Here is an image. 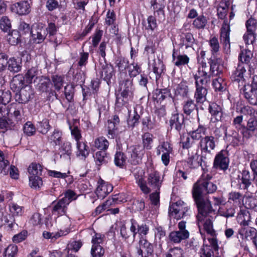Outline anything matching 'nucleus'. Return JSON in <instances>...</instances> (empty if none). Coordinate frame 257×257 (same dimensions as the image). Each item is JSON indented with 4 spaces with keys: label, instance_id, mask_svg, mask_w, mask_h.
Instances as JSON below:
<instances>
[{
    "label": "nucleus",
    "instance_id": "obj_1",
    "mask_svg": "<svg viewBox=\"0 0 257 257\" xmlns=\"http://www.w3.org/2000/svg\"><path fill=\"white\" fill-rule=\"evenodd\" d=\"M211 178L209 174L203 173L193 185L192 195L198 211L197 220L199 230L201 231L202 227L211 236V237L208 238V240L211 247L216 251L218 250V246L217 239L214 237L215 230L213 228V220L216 217L215 211L212 209L207 195L214 193L217 189L216 185L210 181Z\"/></svg>",
    "mask_w": 257,
    "mask_h": 257
},
{
    "label": "nucleus",
    "instance_id": "obj_2",
    "mask_svg": "<svg viewBox=\"0 0 257 257\" xmlns=\"http://www.w3.org/2000/svg\"><path fill=\"white\" fill-rule=\"evenodd\" d=\"M209 111L212 116V122H215V135L220 137L225 133V117L222 108L216 103H212L209 105Z\"/></svg>",
    "mask_w": 257,
    "mask_h": 257
},
{
    "label": "nucleus",
    "instance_id": "obj_3",
    "mask_svg": "<svg viewBox=\"0 0 257 257\" xmlns=\"http://www.w3.org/2000/svg\"><path fill=\"white\" fill-rule=\"evenodd\" d=\"M189 235V232L186 229V222L181 221L178 224V230L171 231L168 237L170 242L178 244L188 239Z\"/></svg>",
    "mask_w": 257,
    "mask_h": 257
},
{
    "label": "nucleus",
    "instance_id": "obj_4",
    "mask_svg": "<svg viewBox=\"0 0 257 257\" xmlns=\"http://www.w3.org/2000/svg\"><path fill=\"white\" fill-rule=\"evenodd\" d=\"M147 173L149 188L151 190H160L163 182V177H161L160 172L152 166L148 168Z\"/></svg>",
    "mask_w": 257,
    "mask_h": 257
},
{
    "label": "nucleus",
    "instance_id": "obj_5",
    "mask_svg": "<svg viewBox=\"0 0 257 257\" xmlns=\"http://www.w3.org/2000/svg\"><path fill=\"white\" fill-rule=\"evenodd\" d=\"M139 246L136 247L139 257H149L153 254L154 245L150 242L146 237L139 238Z\"/></svg>",
    "mask_w": 257,
    "mask_h": 257
},
{
    "label": "nucleus",
    "instance_id": "obj_6",
    "mask_svg": "<svg viewBox=\"0 0 257 257\" xmlns=\"http://www.w3.org/2000/svg\"><path fill=\"white\" fill-rule=\"evenodd\" d=\"M188 209L187 204L183 201L179 200L170 206L169 213L174 218L179 219L186 215Z\"/></svg>",
    "mask_w": 257,
    "mask_h": 257
},
{
    "label": "nucleus",
    "instance_id": "obj_7",
    "mask_svg": "<svg viewBox=\"0 0 257 257\" xmlns=\"http://www.w3.org/2000/svg\"><path fill=\"white\" fill-rule=\"evenodd\" d=\"M145 153V150L142 146L138 145L132 146L129 152L130 155L129 161L134 165L140 164Z\"/></svg>",
    "mask_w": 257,
    "mask_h": 257
},
{
    "label": "nucleus",
    "instance_id": "obj_8",
    "mask_svg": "<svg viewBox=\"0 0 257 257\" xmlns=\"http://www.w3.org/2000/svg\"><path fill=\"white\" fill-rule=\"evenodd\" d=\"M134 89L132 78H127L119 81L120 94L132 98L133 96Z\"/></svg>",
    "mask_w": 257,
    "mask_h": 257
},
{
    "label": "nucleus",
    "instance_id": "obj_9",
    "mask_svg": "<svg viewBox=\"0 0 257 257\" xmlns=\"http://www.w3.org/2000/svg\"><path fill=\"white\" fill-rule=\"evenodd\" d=\"M246 68L244 65H238L237 69L231 76L232 81L238 84V86L246 85L245 84V76L246 73Z\"/></svg>",
    "mask_w": 257,
    "mask_h": 257
},
{
    "label": "nucleus",
    "instance_id": "obj_10",
    "mask_svg": "<svg viewBox=\"0 0 257 257\" xmlns=\"http://www.w3.org/2000/svg\"><path fill=\"white\" fill-rule=\"evenodd\" d=\"M238 233L242 236V238L252 240L253 244L257 248V231L255 228L249 227L247 226H242L239 229Z\"/></svg>",
    "mask_w": 257,
    "mask_h": 257
},
{
    "label": "nucleus",
    "instance_id": "obj_11",
    "mask_svg": "<svg viewBox=\"0 0 257 257\" xmlns=\"http://www.w3.org/2000/svg\"><path fill=\"white\" fill-rule=\"evenodd\" d=\"M113 190V187L108 183L100 179L97 183L95 193L98 198L103 199Z\"/></svg>",
    "mask_w": 257,
    "mask_h": 257
},
{
    "label": "nucleus",
    "instance_id": "obj_12",
    "mask_svg": "<svg viewBox=\"0 0 257 257\" xmlns=\"http://www.w3.org/2000/svg\"><path fill=\"white\" fill-rule=\"evenodd\" d=\"M257 134V120L250 118L248 119L246 126L243 127L242 134L243 138L249 139Z\"/></svg>",
    "mask_w": 257,
    "mask_h": 257
},
{
    "label": "nucleus",
    "instance_id": "obj_13",
    "mask_svg": "<svg viewBox=\"0 0 257 257\" xmlns=\"http://www.w3.org/2000/svg\"><path fill=\"white\" fill-rule=\"evenodd\" d=\"M190 58L186 54H177L175 48L173 50L172 62L178 68H181L188 65Z\"/></svg>",
    "mask_w": 257,
    "mask_h": 257
},
{
    "label": "nucleus",
    "instance_id": "obj_14",
    "mask_svg": "<svg viewBox=\"0 0 257 257\" xmlns=\"http://www.w3.org/2000/svg\"><path fill=\"white\" fill-rule=\"evenodd\" d=\"M255 213L254 211L249 212L246 209H240L237 216V221L242 226H248L251 222V216Z\"/></svg>",
    "mask_w": 257,
    "mask_h": 257
},
{
    "label": "nucleus",
    "instance_id": "obj_15",
    "mask_svg": "<svg viewBox=\"0 0 257 257\" xmlns=\"http://www.w3.org/2000/svg\"><path fill=\"white\" fill-rule=\"evenodd\" d=\"M52 205V213L53 215L58 217L66 215L68 205L63 200L61 199L57 201H54Z\"/></svg>",
    "mask_w": 257,
    "mask_h": 257
},
{
    "label": "nucleus",
    "instance_id": "obj_16",
    "mask_svg": "<svg viewBox=\"0 0 257 257\" xmlns=\"http://www.w3.org/2000/svg\"><path fill=\"white\" fill-rule=\"evenodd\" d=\"M210 75L205 70L199 68L194 75L195 84L207 87L210 82Z\"/></svg>",
    "mask_w": 257,
    "mask_h": 257
},
{
    "label": "nucleus",
    "instance_id": "obj_17",
    "mask_svg": "<svg viewBox=\"0 0 257 257\" xmlns=\"http://www.w3.org/2000/svg\"><path fill=\"white\" fill-rule=\"evenodd\" d=\"M179 46L186 49L192 48L195 42L193 35L190 32L182 33L179 35Z\"/></svg>",
    "mask_w": 257,
    "mask_h": 257
},
{
    "label": "nucleus",
    "instance_id": "obj_18",
    "mask_svg": "<svg viewBox=\"0 0 257 257\" xmlns=\"http://www.w3.org/2000/svg\"><path fill=\"white\" fill-rule=\"evenodd\" d=\"M195 85V91L194 93V98L196 103L203 104L207 100V94L208 93L207 87Z\"/></svg>",
    "mask_w": 257,
    "mask_h": 257
},
{
    "label": "nucleus",
    "instance_id": "obj_19",
    "mask_svg": "<svg viewBox=\"0 0 257 257\" xmlns=\"http://www.w3.org/2000/svg\"><path fill=\"white\" fill-rule=\"evenodd\" d=\"M199 146L202 152L210 153L215 148L214 138L212 136H205L199 142Z\"/></svg>",
    "mask_w": 257,
    "mask_h": 257
},
{
    "label": "nucleus",
    "instance_id": "obj_20",
    "mask_svg": "<svg viewBox=\"0 0 257 257\" xmlns=\"http://www.w3.org/2000/svg\"><path fill=\"white\" fill-rule=\"evenodd\" d=\"M32 4L33 2L22 0L13 5L12 8H15L16 9L17 13L20 15H27L31 12Z\"/></svg>",
    "mask_w": 257,
    "mask_h": 257
},
{
    "label": "nucleus",
    "instance_id": "obj_21",
    "mask_svg": "<svg viewBox=\"0 0 257 257\" xmlns=\"http://www.w3.org/2000/svg\"><path fill=\"white\" fill-rule=\"evenodd\" d=\"M243 95L250 104L257 105V90L252 88L250 85L243 86Z\"/></svg>",
    "mask_w": 257,
    "mask_h": 257
},
{
    "label": "nucleus",
    "instance_id": "obj_22",
    "mask_svg": "<svg viewBox=\"0 0 257 257\" xmlns=\"http://www.w3.org/2000/svg\"><path fill=\"white\" fill-rule=\"evenodd\" d=\"M189 88L185 81L181 82L175 89L174 98L177 100L188 97Z\"/></svg>",
    "mask_w": 257,
    "mask_h": 257
},
{
    "label": "nucleus",
    "instance_id": "obj_23",
    "mask_svg": "<svg viewBox=\"0 0 257 257\" xmlns=\"http://www.w3.org/2000/svg\"><path fill=\"white\" fill-rule=\"evenodd\" d=\"M217 6V15L218 19L223 20L222 27L220 31V39L225 41V2L216 3Z\"/></svg>",
    "mask_w": 257,
    "mask_h": 257
},
{
    "label": "nucleus",
    "instance_id": "obj_24",
    "mask_svg": "<svg viewBox=\"0 0 257 257\" xmlns=\"http://www.w3.org/2000/svg\"><path fill=\"white\" fill-rule=\"evenodd\" d=\"M72 145L69 142H64L60 147L58 155L61 158L70 161L72 154Z\"/></svg>",
    "mask_w": 257,
    "mask_h": 257
},
{
    "label": "nucleus",
    "instance_id": "obj_25",
    "mask_svg": "<svg viewBox=\"0 0 257 257\" xmlns=\"http://www.w3.org/2000/svg\"><path fill=\"white\" fill-rule=\"evenodd\" d=\"M31 34L34 42L40 44L42 43L46 38V29L43 27H38L31 30Z\"/></svg>",
    "mask_w": 257,
    "mask_h": 257
},
{
    "label": "nucleus",
    "instance_id": "obj_26",
    "mask_svg": "<svg viewBox=\"0 0 257 257\" xmlns=\"http://www.w3.org/2000/svg\"><path fill=\"white\" fill-rule=\"evenodd\" d=\"M184 116L183 114L176 113L172 115L170 120L172 128H174L180 132L184 125Z\"/></svg>",
    "mask_w": 257,
    "mask_h": 257
},
{
    "label": "nucleus",
    "instance_id": "obj_27",
    "mask_svg": "<svg viewBox=\"0 0 257 257\" xmlns=\"http://www.w3.org/2000/svg\"><path fill=\"white\" fill-rule=\"evenodd\" d=\"M95 164L97 166L106 164L110 160V158L106 151H98L93 155Z\"/></svg>",
    "mask_w": 257,
    "mask_h": 257
},
{
    "label": "nucleus",
    "instance_id": "obj_28",
    "mask_svg": "<svg viewBox=\"0 0 257 257\" xmlns=\"http://www.w3.org/2000/svg\"><path fill=\"white\" fill-rule=\"evenodd\" d=\"M210 71L212 74L216 71V75L222 74L224 70L223 62L220 58H216L209 61Z\"/></svg>",
    "mask_w": 257,
    "mask_h": 257
},
{
    "label": "nucleus",
    "instance_id": "obj_29",
    "mask_svg": "<svg viewBox=\"0 0 257 257\" xmlns=\"http://www.w3.org/2000/svg\"><path fill=\"white\" fill-rule=\"evenodd\" d=\"M8 69L12 72L17 73L20 72L22 67V59L20 58L11 57L7 59Z\"/></svg>",
    "mask_w": 257,
    "mask_h": 257
},
{
    "label": "nucleus",
    "instance_id": "obj_30",
    "mask_svg": "<svg viewBox=\"0 0 257 257\" xmlns=\"http://www.w3.org/2000/svg\"><path fill=\"white\" fill-rule=\"evenodd\" d=\"M196 152L195 154L189 155L187 164L190 169L197 168L202 166L203 158Z\"/></svg>",
    "mask_w": 257,
    "mask_h": 257
},
{
    "label": "nucleus",
    "instance_id": "obj_31",
    "mask_svg": "<svg viewBox=\"0 0 257 257\" xmlns=\"http://www.w3.org/2000/svg\"><path fill=\"white\" fill-rule=\"evenodd\" d=\"M100 64L101 65V77L106 81H109L113 74V66L106 64L105 61H104V64L100 63Z\"/></svg>",
    "mask_w": 257,
    "mask_h": 257
},
{
    "label": "nucleus",
    "instance_id": "obj_32",
    "mask_svg": "<svg viewBox=\"0 0 257 257\" xmlns=\"http://www.w3.org/2000/svg\"><path fill=\"white\" fill-rule=\"evenodd\" d=\"M253 57V53L247 49H243L239 54L238 59L242 63L241 64H245V67L246 69H250L249 63H250Z\"/></svg>",
    "mask_w": 257,
    "mask_h": 257
},
{
    "label": "nucleus",
    "instance_id": "obj_33",
    "mask_svg": "<svg viewBox=\"0 0 257 257\" xmlns=\"http://www.w3.org/2000/svg\"><path fill=\"white\" fill-rule=\"evenodd\" d=\"M25 78L22 74H18L13 78L11 83V86L12 88H15V90L19 91L24 87L26 85L25 82Z\"/></svg>",
    "mask_w": 257,
    "mask_h": 257
},
{
    "label": "nucleus",
    "instance_id": "obj_34",
    "mask_svg": "<svg viewBox=\"0 0 257 257\" xmlns=\"http://www.w3.org/2000/svg\"><path fill=\"white\" fill-rule=\"evenodd\" d=\"M213 167L220 170H225V151L222 150L215 156Z\"/></svg>",
    "mask_w": 257,
    "mask_h": 257
},
{
    "label": "nucleus",
    "instance_id": "obj_35",
    "mask_svg": "<svg viewBox=\"0 0 257 257\" xmlns=\"http://www.w3.org/2000/svg\"><path fill=\"white\" fill-rule=\"evenodd\" d=\"M109 145V143L105 137H99L95 139L93 146L100 151H106Z\"/></svg>",
    "mask_w": 257,
    "mask_h": 257
},
{
    "label": "nucleus",
    "instance_id": "obj_36",
    "mask_svg": "<svg viewBox=\"0 0 257 257\" xmlns=\"http://www.w3.org/2000/svg\"><path fill=\"white\" fill-rule=\"evenodd\" d=\"M32 94V91L30 88L28 90H21L19 95L16 96V99L20 103H26L31 99Z\"/></svg>",
    "mask_w": 257,
    "mask_h": 257
},
{
    "label": "nucleus",
    "instance_id": "obj_37",
    "mask_svg": "<svg viewBox=\"0 0 257 257\" xmlns=\"http://www.w3.org/2000/svg\"><path fill=\"white\" fill-rule=\"evenodd\" d=\"M44 168L42 165L40 164L32 163L29 167L28 172L31 176H42L43 172L44 171Z\"/></svg>",
    "mask_w": 257,
    "mask_h": 257
},
{
    "label": "nucleus",
    "instance_id": "obj_38",
    "mask_svg": "<svg viewBox=\"0 0 257 257\" xmlns=\"http://www.w3.org/2000/svg\"><path fill=\"white\" fill-rule=\"evenodd\" d=\"M134 176L136 183L140 187L141 191L146 194H149L151 192V189L149 188L143 177L137 173H135Z\"/></svg>",
    "mask_w": 257,
    "mask_h": 257
},
{
    "label": "nucleus",
    "instance_id": "obj_39",
    "mask_svg": "<svg viewBox=\"0 0 257 257\" xmlns=\"http://www.w3.org/2000/svg\"><path fill=\"white\" fill-rule=\"evenodd\" d=\"M22 37L17 30L12 31L8 36V41L10 44L13 46H16L22 42Z\"/></svg>",
    "mask_w": 257,
    "mask_h": 257
},
{
    "label": "nucleus",
    "instance_id": "obj_40",
    "mask_svg": "<svg viewBox=\"0 0 257 257\" xmlns=\"http://www.w3.org/2000/svg\"><path fill=\"white\" fill-rule=\"evenodd\" d=\"M207 23V20L206 17L203 15L198 16L194 20L192 23L193 28L197 29H204Z\"/></svg>",
    "mask_w": 257,
    "mask_h": 257
},
{
    "label": "nucleus",
    "instance_id": "obj_41",
    "mask_svg": "<svg viewBox=\"0 0 257 257\" xmlns=\"http://www.w3.org/2000/svg\"><path fill=\"white\" fill-rule=\"evenodd\" d=\"M206 128L203 125H199L198 128L189 133V135L194 140H201L203 136L205 135Z\"/></svg>",
    "mask_w": 257,
    "mask_h": 257
},
{
    "label": "nucleus",
    "instance_id": "obj_42",
    "mask_svg": "<svg viewBox=\"0 0 257 257\" xmlns=\"http://www.w3.org/2000/svg\"><path fill=\"white\" fill-rule=\"evenodd\" d=\"M157 155L159 156L161 153H172L173 152V148L171 146L169 142L163 141L160 142V144L156 148Z\"/></svg>",
    "mask_w": 257,
    "mask_h": 257
},
{
    "label": "nucleus",
    "instance_id": "obj_43",
    "mask_svg": "<svg viewBox=\"0 0 257 257\" xmlns=\"http://www.w3.org/2000/svg\"><path fill=\"white\" fill-rule=\"evenodd\" d=\"M131 99V98L120 93L116 94L115 103V108L120 110L123 106H126Z\"/></svg>",
    "mask_w": 257,
    "mask_h": 257
},
{
    "label": "nucleus",
    "instance_id": "obj_44",
    "mask_svg": "<svg viewBox=\"0 0 257 257\" xmlns=\"http://www.w3.org/2000/svg\"><path fill=\"white\" fill-rule=\"evenodd\" d=\"M142 147L144 148V149L151 150L153 142V135L149 133H145L142 135Z\"/></svg>",
    "mask_w": 257,
    "mask_h": 257
},
{
    "label": "nucleus",
    "instance_id": "obj_45",
    "mask_svg": "<svg viewBox=\"0 0 257 257\" xmlns=\"http://www.w3.org/2000/svg\"><path fill=\"white\" fill-rule=\"evenodd\" d=\"M77 149L78 150L77 156L81 157L82 159H85L89 155V150L87 146L83 142L77 143Z\"/></svg>",
    "mask_w": 257,
    "mask_h": 257
},
{
    "label": "nucleus",
    "instance_id": "obj_46",
    "mask_svg": "<svg viewBox=\"0 0 257 257\" xmlns=\"http://www.w3.org/2000/svg\"><path fill=\"white\" fill-rule=\"evenodd\" d=\"M29 185L35 189H39L43 186V180L41 176H29Z\"/></svg>",
    "mask_w": 257,
    "mask_h": 257
},
{
    "label": "nucleus",
    "instance_id": "obj_47",
    "mask_svg": "<svg viewBox=\"0 0 257 257\" xmlns=\"http://www.w3.org/2000/svg\"><path fill=\"white\" fill-rule=\"evenodd\" d=\"M196 107V104L191 99L185 101L183 103V112L187 115H190L195 110Z\"/></svg>",
    "mask_w": 257,
    "mask_h": 257
},
{
    "label": "nucleus",
    "instance_id": "obj_48",
    "mask_svg": "<svg viewBox=\"0 0 257 257\" xmlns=\"http://www.w3.org/2000/svg\"><path fill=\"white\" fill-rule=\"evenodd\" d=\"M115 64L120 73H124L125 75H126L125 70L128 67V60L124 58H119L116 60Z\"/></svg>",
    "mask_w": 257,
    "mask_h": 257
},
{
    "label": "nucleus",
    "instance_id": "obj_49",
    "mask_svg": "<svg viewBox=\"0 0 257 257\" xmlns=\"http://www.w3.org/2000/svg\"><path fill=\"white\" fill-rule=\"evenodd\" d=\"M38 68L37 67H32L27 71L25 74L26 81L29 83H31L33 81H35L37 78L38 74Z\"/></svg>",
    "mask_w": 257,
    "mask_h": 257
},
{
    "label": "nucleus",
    "instance_id": "obj_50",
    "mask_svg": "<svg viewBox=\"0 0 257 257\" xmlns=\"http://www.w3.org/2000/svg\"><path fill=\"white\" fill-rule=\"evenodd\" d=\"M17 32L20 34L22 37L31 34V30L30 29L29 24L24 21H21L18 27Z\"/></svg>",
    "mask_w": 257,
    "mask_h": 257
},
{
    "label": "nucleus",
    "instance_id": "obj_51",
    "mask_svg": "<svg viewBox=\"0 0 257 257\" xmlns=\"http://www.w3.org/2000/svg\"><path fill=\"white\" fill-rule=\"evenodd\" d=\"M74 90V87L73 85H67L65 86V97L68 102H72L73 101Z\"/></svg>",
    "mask_w": 257,
    "mask_h": 257
},
{
    "label": "nucleus",
    "instance_id": "obj_52",
    "mask_svg": "<svg viewBox=\"0 0 257 257\" xmlns=\"http://www.w3.org/2000/svg\"><path fill=\"white\" fill-rule=\"evenodd\" d=\"M165 70V67L163 62L160 60L155 61L153 66V71L157 76L160 77Z\"/></svg>",
    "mask_w": 257,
    "mask_h": 257
},
{
    "label": "nucleus",
    "instance_id": "obj_53",
    "mask_svg": "<svg viewBox=\"0 0 257 257\" xmlns=\"http://www.w3.org/2000/svg\"><path fill=\"white\" fill-rule=\"evenodd\" d=\"M12 27L10 20L7 16H3L0 19V29L4 32L10 31Z\"/></svg>",
    "mask_w": 257,
    "mask_h": 257
},
{
    "label": "nucleus",
    "instance_id": "obj_54",
    "mask_svg": "<svg viewBox=\"0 0 257 257\" xmlns=\"http://www.w3.org/2000/svg\"><path fill=\"white\" fill-rule=\"evenodd\" d=\"M212 85L215 91H218L223 92L224 91V86H225L224 78L219 76L213 80Z\"/></svg>",
    "mask_w": 257,
    "mask_h": 257
},
{
    "label": "nucleus",
    "instance_id": "obj_55",
    "mask_svg": "<svg viewBox=\"0 0 257 257\" xmlns=\"http://www.w3.org/2000/svg\"><path fill=\"white\" fill-rule=\"evenodd\" d=\"M126 157L124 153L121 152H117L114 156V163L116 166L122 167L124 165Z\"/></svg>",
    "mask_w": 257,
    "mask_h": 257
},
{
    "label": "nucleus",
    "instance_id": "obj_56",
    "mask_svg": "<svg viewBox=\"0 0 257 257\" xmlns=\"http://www.w3.org/2000/svg\"><path fill=\"white\" fill-rule=\"evenodd\" d=\"M62 135V132L56 129L49 137V139L51 143H54L55 145H59L61 142Z\"/></svg>",
    "mask_w": 257,
    "mask_h": 257
},
{
    "label": "nucleus",
    "instance_id": "obj_57",
    "mask_svg": "<svg viewBox=\"0 0 257 257\" xmlns=\"http://www.w3.org/2000/svg\"><path fill=\"white\" fill-rule=\"evenodd\" d=\"M252 180L249 172L247 170H243L242 172L241 182L244 185V189H248L251 184Z\"/></svg>",
    "mask_w": 257,
    "mask_h": 257
},
{
    "label": "nucleus",
    "instance_id": "obj_58",
    "mask_svg": "<svg viewBox=\"0 0 257 257\" xmlns=\"http://www.w3.org/2000/svg\"><path fill=\"white\" fill-rule=\"evenodd\" d=\"M52 84L57 91H59L63 86L64 78L57 75H53L51 77Z\"/></svg>",
    "mask_w": 257,
    "mask_h": 257
},
{
    "label": "nucleus",
    "instance_id": "obj_59",
    "mask_svg": "<svg viewBox=\"0 0 257 257\" xmlns=\"http://www.w3.org/2000/svg\"><path fill=\"white\" fill-rule=\"evenodd\" d=\"M128 74L130 78L135 77L141 72V68L137 63H132L130 66L128 65Z\"/></svg>",
    "mask_w": 257,
    "mask_h": 257
},
{
    "label": "nucleus",
    "instance_id": "obj_60",
    "mask_svg": "<svg viewBox=\"0 0 257 257\" xmlns=\"http://www.w3.org/2000/svg\"><path fill=\"white\" fill-rule=\"evenodd\" d=\"M169 93L170 91L167 88L157 89L155 90L154 96H155V98L158 101H162L164 100Z\"/></svg>",
    "mask_w": 257,
    "mask_h": 257
},
{
    "label": "nucleus",
    "instance_id": "obj_61",
    "mask_svg": "<svg viewBox=\"0 0 257 257\" xmlns=\"http://www.w3.org/2000/svg\"><path fill=\"white\" fill-rule=\"evenodd\" d=\"M105 238V236L100 233H95V234L92 236L91 243L92 246H101V244L103 243Z\"/></svg>",
    "mask_w": 257,
    "mask_h": 257
},
{
    "label": "nucleus",
    "instance_id": "obj_62",
    "mask_svg": "<svg viewBox=\"0 0 257 257\" xmlns=\"http://www.w3.org/2000/svg\"><path fill=\"white\" fill-rule=\"evenodd\" d=\"M24 133L28 136H31L35 134L36 128L34 125L31 121H27L23 127Z\"/></svg>",
    "mask_w": 257,
    "mask_h": 257
},
{
    "label": "nucleus",
    "instance_id": "obj_63",
    "mask_svg": "<svg viewBox=\"0 0 257 257\" xmlns=\"http://www.w3.org/2000/svg\"><path fill=\"white\" fill-rule=\"evenodd\" d=\"M18 252V247L14 244L9 245L6 249L4 253L6 257H15Z\"/></svg>",
    "mask_w": 257,
    "mask_h": 257
},
{
    "label": "nucleus",
    "instance_id": "obj_64",
    "mask_svg": "<svg viewBox=\"0 0 257 257\" xmlns=\"http://www.w3.org/2000/svg\"><path fill=\"white\" fill-rule=\"evenodd\" d=\"M166 257H184L183 250L179 247H174L169 250Z\"/></svg>",
    "mask_w": 257,
    "mask_h": 257
}]
</instances>
